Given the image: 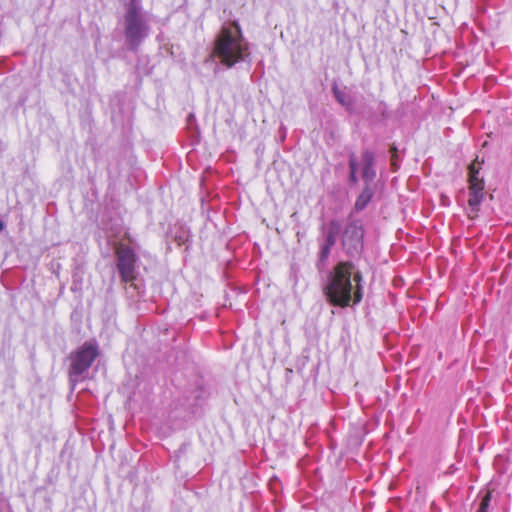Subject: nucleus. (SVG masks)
Wrapping results in <instances>:
<instances>
[{
    "mask_svg": "<svg viewBox=\"0 0 512 512\" xmlns=\"http://www.w3.org/2000/svg\"><path fill=\"white\" fill-rule=\"evenodd\" d=\"M362 274L355 271L352 262H339L333 270L331 280L326 288L329 302L334 306L347 307L362 300Z\"/></svg>",
    "mask_w": 512,
    "mask_h": 512,
    "instance_id": "f257e3e1",
    "label": "nucleus"
},
{
    "mask_svg": "<svg viewBox=\"0 0 512 512\" xmlns=\"http://www.w3.org/2000/svg\"><path fill=\"white\" fill-rule=\"evenodd\" d=\"M247 50L246 44L243 42L239 25L233 22V29L223 27L215 40L213 55L219 61L227 66L232 67L243 59Z\"/></svg>",
    "mask_w": 512,
    "mask_h": 512,
    "instance_id": "f03ea898",
    "label": "nucleus"
},
{
    "mask_svg": "<svg viewBox=\"0 0 512 512\" xmlns=\"http://www.w3.org/2000/svg\"><path fill=\"white\" fill-rule=\"evenodd\" d=\"M484 162H471L468 166V206L474 214H477L485 197V170Z\"/></svg>",
    "mask_w": 512,
    "mask_h": 512,
    "instance_id": "7ed1b4c3",
    "label": "nucleus"
},
{
    "mask_svg": "<svg viewBox=\"0 0 512 512\" xmlns=\"http://www.w3.org/2000/svg\"><path fill=\"white\" fill-rule=\"evenodd\" d=\"M99 355L97 344L85 342L77 351L71 354L70 373L81 375L87 371Z\"/></svg>",
    "mask_w": 512,
    "mask_h": 512,
    "instance_id": "20e7f679",
    "label": "nucleus"
},
{
    "mask_svg": "<svg viewBox=\"0 0 512 512\" xmlns=\"http://www.w3.org/2000/svg\"><path fill=\"white\" fill-rule=\"evenodd\" d=\"M117 268L120 272L121 280L125 283L133 282L135 276L136 255L127 245L119 244L116 247Z\"/></svg>",
    "mask_w": 512,
    "mask_h": 512,
    "instance_id": "39448f33",
    "label": "nucleus"
},
{
    "mask_svg": "<svg viewBox=\"0 0 512 512\" xmlns=\"http://www.w3.org/2000/svg\"><path fill=\"white\" fill-rule=\"evenodd\" d=\"M364 230L358 223H350L343 234L342 244L347 254H359L363 248Z\"/></svg>",
    "mask_w": 512,
    "mask_h": 512,
    "instance_id": "423d86ee",
    "label": "nucleus"
},
{
    "mask_svg": "<svg viewBox=\"0 0 512 512\" xmlns=\"http://www.w3.org/2000/svg\"><path fill=\"white\" fill-rule=\"evenodd\" d=\"M125 21V34L128 41L132 45H138L141 38L143 37V25L137 11V7L134 4L130 5L128 12L125 16Z\"/></svg>",
    "mask_w": 512,
    "mask_h": 512,
    "instance_id": "0eeeda50",
    "label": "nucleus"
},
{
    "mask_svg": "<svg viewBox=\"0 0 512 512\" xmlns=\"http://www.w3.org/2000/svg\"><path fill=\"white\" fill-rule=\"evenodd\" d=\"M361 168L363 170V177L367 180H371L375 176V170L373 169V162H350V178L356 181V172Z\"/></svg>",
    "mask_w": 512,
    "mask_h": 512,
    "instance_id": "6e6552de",
    "label": "nucleus"
},
{
    "mask_svg": "<svg viewBox=\"0 0 512 512\" xmlns=\"http://www.w3.org/2000/svg\"><path fill=\"white\" fill-rule=\"evenodd\" d=\"M373 196V192L370 188L366 187L363 189L361 194L358 196L356 202H355V209L360 211L363 210L368 203L371 201Z\"/></svg>",
    "mask_w": 512,
    "mask_h": 512,
    "instance_id": "1a4fd4ad",
    "label": "nucleus"
},
{
    "mask_svg": "<svg viewBox=\"0 0 512 512\" xmlns=\"http://www.w3.org/2000/svg\"><path fill=\"white\" fill-rule=\"evenodd\" d=\"M341 225L338 221L332 220L328 225V233L326 237V243L334 245L336 243L337 236L340 232Z\"/></svg>",
    "mask_w": 512,
    "mask_h": 512,
    "instance_id": "9d476101",
    "label": "nucleus"
},
{
    "mask_svg": "<svg viewBox=\"0 0 512 512\" xmlns=\"http://www.w3.org/2000/svg\"><path fill=\"white\" fill-rule=\"evenodd\" d=\"M333 93L336 100L346 109H351L353 102L349 96H347L343 91H341L336 85L333 86Z\"/></svg>",
    "mask_w": 512,
    "mask_h": 512,
    "instance_id": "9b49d317",
    "label": "nucleus"
},
{
    "mask_svg": "<svg viewBox=\"0 0 512 512\" xmlns=\"http://www.w3.org/2000/svg\"><path fill=\"white\" fill-rule=\"evenodd\" d=\"M491 498H492L491 492L487 491L486 494L481 499L480 506H479L477 512H487L488 511V507H489L490 502H491Z\"/></svg>",
    "mask_w": 512,
    "mask_h": 512,
    "instance_id": "f8f14e48",
    "label": "nucleus"
},
{
    "mask_svg": "<svg viewBox=\"0 0 512 512\" xmlns=\"http://www.w3.org/2000/svg\"><path fill=\"white\" fill-rule=\"evenodd\" d=\"M333 245H329V243H325L322 248H321V252H320V257H321V260H326L330 254V251H331V247Z\"/></svg>",
    "mask_w": 512,
    "mask_h": 512,
    "instance_id": "ddd939ff",
    "label": "nucleus"
},
{
    "mask_svg": "<svg viewBox=\"0 0 512 512\" xmlns=\"http://www.w3.org/2000/svg\"><path fill=\"white\" fill-rule=\"evenodd\" d=\"M391 166H392V171H397V169H398L397 162H391Z\"/></svg>",
    "mask_w": 512,
    "mask_h": 512,
    "instance_id": "4468645a",
    "label": "nucleus"
}]
</instances>
